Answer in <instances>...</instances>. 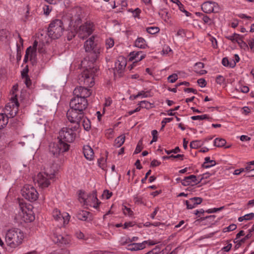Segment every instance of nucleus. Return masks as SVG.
<instances>
[{
    "mask_svg": "<svg viewBox=\"0 0 254 254\" xmlns=\"http://www.w3.org/2000/svg\"><path fill=\"white\" fill-rule=\"evenodd\" d=\"M95 37L92 36L87 40L84 44L85 52L87 56L85 60L88 61L92 64L96 62L100 53L101 46L98 41L95 40ZM98 68L94 65L89 66L78 76V82L81 85L92 87L94 84V77L96 75Z\"/></svg>",
    "mask_w": 254,
    "mask_h": 254,
    "instance_id": "1",
    "label": "nucleus"
},
{
    "mask_svg": "<svg viewBox=\"0 0 254 254\" xmlns=\"http://www.w3.org/2000/svg\"><path fill=\"white\" fill-rule=\"evenodd\" d=\"M204 210L203 209H200L199 210H195L194 212V214L195 215H197L198 217H200L201 215H202L204 213Z\"/></svg>",
    "mask_w": 254,
    "mask_h": 254,
    "instance_id": "59",
    "label": "nucleus"
},
{
    "mask_svg": "<svg viewBox=\"0 0 254 254\" xmlns=\"http://www.w3.org/2000/svg\"><path fill=\"white\" fill-rule=\"evenodd\" d=\"M82 121V126L84 129L86 131H89L91 129V122L87 118L85 117V115L81 119Z\"/></svg>",
    "mask_w": 254,
    "mask_h": 254,
    "instance_id": "26",
    "label": "nucleus"
},
{
    "mask_svg": "<svg viewBox=\"0 0 254 254\" xmlns=\"http://www.w3.org/2000/svg\"><path fill=\"white\" fill-rule=\"evenodd\" d=\"M202 20H203L205 24H210L211 19L207 15L204 14V15L202 17Z\"/></svg>",
    "mask_w": 254,
    "mask_h": 254,
    "instance_id": "55",
    "label": "nucleus"
},
{
    "mask_svg": "<svg viewBox=\"0 0 254 254\" xmlns=\"http://www.w3.org/2000/svg\"><path fill=\"white\" fill-rule=\"evenodd\" d=\"M133 201L134 203L137 204H141L143 203L142 197L140 196H138L137 195L133 196Z\"/></svg>",
    "mask_w": 254,
    "mask_h": 254,
    "instance_id": "45",
    "label": "nucleus"
},
{
    "mask_svg": "<svg viewBox=\"0 0 254 254\" xmlns=\"http://www.w3.org/2000/svg\"><path fill=\"white\" fill-rule=\"evenodd\" d=\"M94 24L90 21H86L81 25L79 28L78 35L80 38L84 39L92 34Z\"/></svg>",
    "mask_w": 254,
    "mask_h": 254,
    "instance_id": "11",
    "label": "nucleus"
},
{
    "mask_svg": "<svg viewBox=\"0 0 254 254\" xmlns=\"http://www.w3.org/2000/svg\"><path fill=\"white\" fill-rule=\"evenodd\" d=\"M24 238L23 232L18 228H12L6 231L5 241L9 248L15 249L22 244Z\"/></svg>",
    "mask_w": 254,
    "mask_h": 254,
    "instance_id": "3",
    "label": "nucleus"
},
{
    "mask_svg": "<svg viewBox=\"0 0 254 254\" xmlns=\"http://www.w3.org/2000/svg\"><path fill=\"white\" fill-rule=\"evenodd\" d=\"M203 145V143L200 140H194L190 143V147L191 148L196 149Z\"/></svg>",
    "mask_w": 254,
    "mask_h": 254,
    "instance_id": "34",
    "label": "nucleus"
},
{
    "mask_svg": "<svg viewBox=\"0 0 254 254\" xmlns=\"http://www.w3.org/2000/svg\"><path fill=\"white\" fill-rule=\"evenodd\" d=\"M53 217L56 221L59 222L63 226H65L68 223L70 218L68 213L64 212L62 213L58 209L54 210Z\"/></svg>",
    "mask_w": 254,
    "mask_h": 254,
    "instance_id": "13",
    "label": "nucleus"
},
{
    "mask_svg": "<svg viewBox=\"0 0 254 254\" xmlns=\"http://www.w3.org/2000/svg\"><path fill=\"white\" fill-rule=\"evenodd\" d=\"M114 45V41L113 38H110L106 40V46L107 49L111 48Z\"/></svg>",
    "mask_w": 254,
    "mask_h": 254,
    "instance_id": "39",
    "label": "nucleus"
},
{
    "mask_svg": "<svg viewBox=\"0 0 254 254\" xmlns=\"http://www.w3.org/2000/svg\"><path fill=\"white\" fill-rule=\"evenodd\" d=\"M216 164V163L215 160H211L210 157H206L204 158V162L202 164V167L207 169L214 166Z\"/></svg>",
    "mask_w": 254,
    "mask_h": 254,
    "instance_id": "25",
    "label": "nucleus"
},
{
    "mask_svg": "<svg viewBox=\"0 0 254 254\" xmlns=\"http://www.w3.org/2000/svg\"><path fill=\"white\" fill-rule=\"evenodd\" d=\"M69 252L67 250H60L54 252V254H69Z\"/></svg>",
    "mask_w": 254,
    "mask_h": 254,
    "instance_id": "62",
    "label": "nucleus"
},
{
    "mask_svg": "<svg viewBox=\"0 0 254 254\" xmlns=\"http://www.w3.org/2000/svg\"><path fill=\"white\" fill-rule=\"evenodd\" d=\"M245 235V232L243 230L240 231L237 235H236V238L234 239V243H237L238 241H236V240H238V239L241 236H243Z\"/></svg>",
    "mask_w": 254,
    "mask_h": 254,
    "instance_id": "60",
    "label": "nucleus"
},
{
    "mask_svg": "<svg viewBox=\"0 0 254 254\" xmlns=\"http://www.w3.org/2000/svg\"><path fill=\"white\" fill-rule=\"evenodd\" d=\"M75 125L71 127H63L59 132L58 139L60 142H65L68 144L73 142L75 138V131L80 127V122L73 123Z\"/></svg>",
    "mask_w": 254,
    "mask_h": 254,
    "instance_id": "4",
    "label": "nucleus"
},
{
    "mask_svg": "<svg viewBox=\"0 0 254 254\" xmlns=\"http://www.w3.org/2000/svg\"><path fill=\"white\" fill-rule=\"evenodd\" d=\"M197 82L198 85L201 87H204L206 85V81L203 78L198 79Z\"/></svg>",
    "mask_w": 254,
    "mask_h": 254,
    "instance_id": "47",
    "label": "nucleus"
},
{
    "mask_svg": "<svg viewBox=\"0 0 254 254\" xmlns=\"http://www.w3.org/2000/svg\"><path fill=\"white\" fill-rule=\"evenodd\" d=\"M226 143V141L221 138H216L214 139L213 144L215 146L217 147H222L224 146Z\"/></svg>",
    "mask_w": 254,
    "mask_h": 254,
    "instance_id": "29",
    "label": "nucleus"
},
{
    "mask_svg": "<svg viewBox=\"0 0 254 254\" xmlns=\"http://www.w3.org/2000/svg\"><path fill=\"white\" fill-rule=\"evenodd\" d=\"M215 217V215H211L208 216H206L205 217H200V219L201 220H206V221L209 223V224H212L216 222V221L214 220Z\"/></svg>",
    "mask_w": 254,
    "mask_h": 254,
    "instance_id": "35",
    "label": "nucleus"
},
{
    "mask_svg": "<svg viewBox=\"0 0 254 254\" xmlns=\"http://www.w3.org/2000/svg\"><path fill=\"white\" fill-rule=\"evenodd\" d=\"M138 240V237H133L132 238H127L126 239V241L122 243V245L124 246L126 244L131 243L132 242L137 241Z\"/></svg>",
    "mask_w": 254,
    "mask_h": 254,
    "instance_id": "42",
    "label": "nucleus"
},
{
    "mask_svg": "<svg viewBox=\"0 0 254 254\" xmlns=\"http://www.w3.org/2000/svg\"><path fill=\"white\" fill-rule=\"evenodd\" d=\"M237 228V226L236 225L234 224H232L231 225H230L229 226L226 227L224 228V232H230V231H233L234 230H235Z\"/></svg>",
    "mask_w": 254,
    "mask_h": 254,
    "instance_id": "46",
    "label": "nucleus"
},
{
    "mask_svg": "<svg viewBox=\"0 0 254 254\" xmlns=\"http://www.w3.org/2000/svg\"><path fill=\"white\" fill-rule=\"evenodd\" d=\"M238 34L234 33V34H233L231 35L226 36V38L227 39L231 40L232 42L235 43V41H236V35H238Z\"/></svg>",
    "mask_w": 254,
    "mask_h": 254,
    "instance_id": "52",
    "label": "nucleus"
},
{
    "mask_svg": "<svg viewBox=\"0 0 254 254\" xmlns=\"http://www.w3.org/2000/svg\"><path fill=\"white\" fill-rule=\"evenodd\" d=\"M251 139V137L247 135H242L240 136V140L242 141H247Z\"/></svg>",
    "mask_w": 254,
    "mask_h": 254,
    "instance_id": "63",
    "label": "nucleus"
},
{
    "mask_svg": "<svg viewBox=\"0 0 254 254\" xmlns=\"http://www.w3.org/2000/svg\"><path fill=\"white\" fill-rule=\"evenodd\" d=\"M10 38V34L8 30L3 29L0 30V41L6 42Z\"/></svg>",
    "mask_w": 254,
    "mask_h": 254,
    "instance_id": "23",
    "label": "nucleus"
},
{
    "mask_svg": "<svg viewBox=\"0 0 254 254\" xmlns=\"http://www.w3.org/2000/svg\"><path fill=\"white\" fill-rule=\"evenodd\" d=\"M129 56V60L130 61L134 60L133 63L134 64L143 59L145 57L146 55L142 51H133L130 53Z\"/></svg>",
    "mask_w": 254,
    "mask_h": 254,
    "instance_id": "19",
    "label": "nucleus"
},
{
    "mask_svg": "<svg viewBox=\"0 0 254 254\" xmlns=\"http://www.w3.org/2000/svg\"><path fill=\"white\" fill-rule=\"evenodd\" d=\"M83 152L85 157L88 160H92L94 158V152L92 148L89 145L84 146Z\"/></svg>",
    "mask_w": 254,
    "mask_h": 254,
    "instance_id": "22",
    "label": "nucleus"
},
{
    "mask_svg": "<svg viewBox=\"0 0 254 254\" xmlns=\"http://www.w3.org/2000/svg\"><path fill=\"white\" fill-rule=\"evenodd\" d=\"M123 212L126 215L131 216L133 214V211L130 209V208H128L126 206H124L123 208Z\"/></svg>",
    "mask_w": 254,
    "mask_h": 254,
    "instance_id": "41",
    "label": "nucleus"
},
{
    "mask_svg": "<svg viewBox=\"0 0 254 254\" xmlns=\"http://www.w3.org/2000/svg\"><path fill=\"white\" fill-rule=\"evenodd\" d=\"M141 105L142 108H145L147 109H149L153 108V104L150 103L149 102L145 100L141 101L139 102L137 105Z\"/></svg>",
    "mask_w": 254,
    "mask_h": 254,
    "instance_id": "33",
    "label": "nucleus"
},
{
    "mask_svg": "<svg viewBox=\"0 0 254 254\" xmlns=\"http://www.w3.org/2000/svg\"><path fill=\"white\" fill-rule=\"evenodd\" d=\"M127 61L123 57H119L115 63L114 73L122 74L126 66Z\"/></svg>",
    "mask_w": 254,
    "mask_h": 254,
    "instance_id": "15",
    "label": "nucleus"
},
{
    "mask_svg": "<svg viewBox=\"0 0 254 254\" xmlns=\"http://www.w3.org/2000/svg\"><path fill=\"white\" fill-rule=\"evenodd\" d=\"M222 64L223 66L229 67H234L235 66V63L230 62L227 57L224 58L222 60Z\"/></svg>",
    "mask_w": 254,
    "mask_h": 254,
    "instance_id": "31",
    "label": "nucleus"
},
{
    "mask_svg": "<svg viewBox=\"0 0 254 254\" xmlns=\"http://www.w3.org/2000/svg\"><path fill=\"white\" fill-rule=\"evenodd\" d=\"M28 66L27 65L22 71L21 72V76L22 78H24L25 77L28 76Z\"/></svg>",
    "mask_w": 254,
    "mask_h": 254,
    "instance_id": "54",
    "label": "nucleus"
},
{
    "mask_svg": "<svg viewBox=\"0 0 254 254\" xmlns=\"http://www.w3.org/2000/svg\"><path fill=\"white\" fill-rule=\"evenodd\" d=\"M70 109L66 113V117L70 123L80 122L84 116V111L87 108L86 99L74 96L69 103Z\"/></svg>",
    "mask_w": 254,
    "mask_h": 254,
    "instance_id": "2",
    "label": "nucleus"
},
{
    "mask_svg": "<svg viewBox=\"0 0 254 254\" xmlns=\"http://www.w3.org/2000/svg\"><path fill=\"white\" fill-rule=\"evenodd\" d=\"M78 199L81 203L87 206H90L97 208L101 202L97 197L96 191H93L92 193L86 194L82 190L79 191Z\"/></svg>",
    "mask_w": 254,
    "mask_h": 254,
    "instance_id": "5",
    "label": "nucleus"
},
{
    "mask_svg": "<svg viewBox=\"0 0 254 254\" xmlns=\"http://www.w3.org/2000/svg\"><path fill=\"white\" fill-rule=\"evenodd\" d=\"M64 30L62 21L57 19L50 23L49 25L47 33L48 36L52 39H58L62 35Z\"/></svg>",
    "mask_w": 254,
    "mask_h": 254,
    "instance_id": "6",
    "label": "nucleus"
},
{
    "mask_svg": "<svg viewBox=\"0 0 254 254\" xmlns=\"http://www.w3.org/2000/svg\"><path fill=\"white\" fill-rule=\"evenodd\" d=\"M203 178L204 177H201L199 180H198L196 176L191 175L185 177L184 179L182 180V185L184 186H187L190 185H193L192 184L197 185L201 182Z\"/></svg>",
    "mask_w": 254,
    "mask_h": 254,
    "instance_id": "16",
    "label": "nucleus"
},
{
    "mask_svg": "<svg viewBox=\"0 0 254 254\" xmlns=\"http://www.w3.org/2000/svg\"><path fill=\"white\" fill-rule=\"evenodd\" d=\"M125 140V135L123 134L118 136L115 140V146L116 147H121L124 144Z\"/></svg>",
    "mask_w": 254,
    "mask_h": 254,
    "instance_id": "30",
    "label": "nucleus"
},
{
    "mask_svg": "<svg viewBox=\"0 0 254 254\" xmlns=\"http://www.w3.org/2000/svg\"><path fill=\"white\" fill-rule=\"evenodd\" d=\"M147 243V241H144L142 243H131L128 244L127 248L128 250L131 251H136L138 250H141L145 248V246Z\"/></svg>",
    "mask_w": 254,
    "mask_h": 254,
    "instance_id": "20",
    "label": "nucleus"
},
{
    "mask_svg": "<svg viewBox=\"0 0 254 254\" xmlns=\"http://www.w3.org/2000/svg\"><path fill=\"white\" fill-rule=\"evenodd\" d=\"M245 220H252L254 217V213L252 212L249 214H247L243 216Z\"/></svg>",
    "mask_w": 254,
    "mask_h": 254,
    "instance_id": "53",
    "label": "nucleus"
},
{
    "mask_svg": "<svg viewBox=\"0 0 254 254\" xmlns=\"http://www.w3.org/2000/svg\"><path fill=\"white\" fill-rule=\"evenodd\" d=\"M184 90L185 92H187V93L192 92L194 94H196L197 93V90L196 89H194L192 88H185L184 89Z\"/></svg>",
    "mask_w": 254,
    "mask_h": 254,
    "instance_id": "58",
    "label": "nucleus"
},
{
    "mask_svg": "<svg viewBox=\"0 0 254 254\" xmlns=\"http://www.w3.org/2000/svg\"><path fill=\"white\" fill-rule=\"evenodd\" d=\"M22 196L31 202L36 201L38 198V193L31 185H26L21 190Z\"/></svg>",
    "mask_w": 254,
    "mask_h": 254,
    "instance_id": "8",
    "label": "nucleus"
},
{
    "mask_svg": "<svg viewBox=\"0 0 254 254\" xmlns=\"http://www.w3.org/2000/svg\"><path fill=\"white\" fill-rule=\"evenodd\" d=\"M161 164V162L158 161L157 160L154 159L151 162L150 166L151 167H155L158 166Z\"/></svg>",
    "mask_w": 254,
    "mask_h": 254,
    "instance_id": "61",
    "label": "nucleus"
},
{
    "mask_svg": "<svg viewBox=\"0 0 254 254\" xmlns=\"http://www.w3.org/2000/svg\"><path fill=\"white\" fill-rule=\"evenodd\" d=\"M140 12L141 10L139 8H136L132 11L133 15L134 17H138Z\"/></svg>",
    "mask_w": 254,
    "mask_h": 254,
    "instance_id": "56",
    "label": "nucleus"
},
{
    "mask_svg": "<svg viewBox=\"0 0 254 254\" xmlns=\"http://www.w3.org/2000/svg\"><path fill=\"white\" fill-rule=\"evenodd\" d=\"M158 14L165 21H167L170 17L168 11L166 9H161V11L158 12Z\"/></svg>",
    "mask_w": 254,
    "mask_h": 254,
    "instance_id": "32",
    "label": "nucleus"
},
{
    "mask_svg": "<svg viewBox=\"0 0 254 254\" xmlns=\"http://www.w3.org/2000/svg\"><path fill=\"white\" fill-rule=\"evenodd\" d=\"M8 118L4 114H0V129L6 127L8 122Z\"/></svg>",
    "mask_w": 254,
    "mask_h": 254,
    "instance_id": "27",
    "label": "nucleus"
},
{
    "mask_svg": "<svg viewBox=\"0 0 254 254\" xmlns=\"http://www.w3.org/2000/svg\"><path fill=\"white\" fill-rule=\"evenodd\" d=\"M36 52L35 51H33V50H30L29 53L30 57V61L33 64H36L37 63L36 61Z\"/></svg>",
    "mask_w": 254,
    "mask_h": 254,
    "instance_id": "38",
    "label": "nucleus"
},
{
    "mask_svg": "<svg viewBox=\"0 0 254 254\" xmlns=\"http://www.w3.org/2000/svg\"><path fill=\"white\" fill-rule=\"evenodd\" d=\"M191 119L194 121L195 120H207L210 122H212L213 119L210 117L209 115L204 114L202 115H197V116H193L191 117Z\"/></svg>",
    "mask_w": 254,
    "mask_h": 254,
    "instance_id": "28",
    "label": "nucleus"
},
{
    "mask_svg": "<svg viewBox=\"0 0 254 254\" xmlns=\"http://www.w3.org/2000/svg\"><path fill=\"white\" fill-rule=\"evenodd\" d=\"M133 226V223L131 222H126L124 223L123 226L124 229H127L128 227H131Z\"/></svg>",
    "mask_w": 254,
    "mask_h": 254,
    "instance_id": "64",
    "label": "nucleus"
},
{
    "mask_svg": "<svg viewBox=\"0 0 254 254\" xmlns=\"http://www.w3.org/2000/svg\"><path fill=\"white\" fill-rule=\"evenodd\" d=\"M69 145L65 142H60L58 143L51 144L49 146V152L51 155L57 157L61 153L68 150Z\"/></svg>",
    "mask_w": 254,
    "mask_h": 254,
    "instance_id": "9",
    "label": "nucleus"
},
{
    "mask_svg": "<svg viewBox=\"0 0 254 254\" xmlns=\"http://www.w3.org/2000/svg\"><path fill=\"white\" fill-rule=\"evenodd\" d=\"M209 40L211 41L212 47L214 49H217L218 48V44L216 38L210 36Z\"/></svg>",
    "mask_w": 254,
    "mask_h": 254,
    "instance_id": "43",
    "label": "nucleus"
},
{
    "mask_svg": "<svg viewBox=\"0 0 254 254\" xmlns=\"http://www.w3.org/2000/svg\"><path fill=\"white\" fill-rule=\"evenodd\" d=\"M103 195L105 196L107 199H109L112 195V192L109 190H106L104 191Z\"/></svg>",
    "mask_w": 254,
    "mask_h": 254,
    "instance_id": "51",
    "label": "nucleus"
},
{
    "mask_svg": "<svg viewBox=\"0 0 254 254\" xmlns=\"http://www.w3.org/2000/svg\"><path fill=\"white\" fill-rule=\"evenodd\" d=\"M74 96L86 99L89 97L92 93L90 89L82 86L76 87L73 92Z\"/></svg>",
    "mask_w": 254,
    "mask_h": 254,
    "instance_id": "14",
    "label": "nucleus"
},
{
    "mask_svg": "<svg viewBox=\"0 0 254 254\" xmlns=\"http://www.w3.org/2000/svg\"><path fill=\"white\" fill-rule=\"evenodd\" d=\"M142 139H141L138 141L133 154H138V153H139L140 152H141V151L142 150V149L143 148V147H142Z\"/></svg>",
    "mask_w": 254,
    "mask_h": 254,
    "instance_id": "40",
    "label": "nucleus"
},
{
    "mask_svg": "<svg viewBox=\"0 0 254 254\" xmlns=\"http://www.w3.org/2000/svg\"><path fill=\"white\" fill-rule=\"evenodd\" d=\"M75 236L78 239H83L84 237V234L80 231H77L76 232Z\"/></svg>",
    "mask_w": 254,
    "mask_h": 254,
    "instance_id": "57",
    "label": "nucleus"
},
{
    "mask_svg": "<svg viewBox=\"0 0 254 254\" xmlns=\"http://www.w3.org/2000/svg\"><path fill=\"white\" fill-rule=\"evenodd\" d=\"M91 216V214L87 211L80 210H79L76 214L77 218L82 221H88V218H89V220H91L90 216Z\"/></svg>",
    "mask_w": 254,
    "mask_h": 254,
    "instance_id": "21",
    "label": "nucleus"
},
{
    "mask_svg": "<svg viewBox=\"0 0 254 254\" xmlns=\"http://www.w3.org/2000/svg\"><path fill=\"white\" fill-rule=\"evenodd\" d=\"M53 241L60 247L69 246L71 243V237L68 235L54 233L52 237Z\"/></svg>",
    "mask_w": 254,
    "mask_h": 254,
    "instance_id": "12",
    "label": "nucleus"
},
{
    "mask_svg": "<svg viewBox=\"0 0 254 254\" xmlns=\"http://www.w3.org/2000/svg\"><path fill=\"white\" fill-rule=\"evenodd\" d=\"M146 31L150 34H155L159 32V27L156 26L149 27L146 29Z\"/></svg>",
    "mask_w": 254,
    "mask_h": 254,
    "instance_id": "36",
    "label": "nucleus"
},
{
    "mask_svg": "<svg viewBox=\"0 0 254 254\" xmlns=\"http://www.w3.org/2000/svg\"><path fill=\"white\" fill-rule=\"evenodd\" d=\"M178 79V75L174 73L168 77V80L170 83H174Z\"/></svg>",
    "mask_w": 254,
    "mask_h": 254,
    "instance_id": "44",
    "label": "nucleus"
},
{
    "mask_svg": "<svg viewBox=\"0 0 254 254\" xmlns=\"http://www.w3.org/2000/svg\"><path fill=\"white\" fill-rule=\"evenodd\" d=\"M218 5V3L215 1H207L201 4V8L204 13H210L214 12V7Z\"/></svg>",
    "mask_w": 254,
    "mask_h": 254,
    "instance_id": "17",
    "label": "nucleus"
},
{
    "mask_svg": "<svg viewBox=\"0 0 254 254\" xmlns=\"http://www.w3.org/2000/svg\"><path fill=\"white\" fill-rule=\"evenodd\" d=\"M31 46H30L29 47H28L27 49H26V53H25V56H24V60H23V62L26 63L28 62V58H29V53H30V51L31 50Z\"/></svg>",
    "mask_w": 254,
    "mask_h": 254,
    "instance_id": "48",
    "label": "nucleus"
},
{
    "mask_svg": "<svg viewBox=\"0 0 254 254\" xmlns=\"http://www.w3.org/2000/svg\"><path fill=\"white\" fill-rule=\"evenodd\" d=\"M202 201V198L200 197H194L190 198L189 200L185 201L187 208L191 209L195 208L197 205L200 204Z\"/></svg>",
    "mask_w": 254,
    "mask_h": 254,
    "instance_id": "18",
    "label": "nucleus"
},
{
    "mask_svg": "<svg viewBox=\"0 0 254 254\" xmlns=\"http://www.w3.org/2000/svg\"><path fill=\"white\" fill-rule=\"evenodd\" d=\"M173 120V118H164L161 122V124H162V128L164 127L165 124H166L168 123L171 122Z\"/></svg>",
    "mask_w": 254,
    "mask_h": 254,
    "instance_id": "50",
    "label": "nucleus"
},
{
    "mask_svg": "<svg viewBox=\"0 0 254 254\" xmlns=\"http://www.w3.org/2000/svg\"><path fill=\"white\" fill-rule=\"evenodd\" d=\"M19 105L16 95H13L11 97L10 102L6 104L4 114L7 115L9 118H13L18 112Z\"/></svg>",
    "mask_w": 254,
    "mask_h": 254,
    "instance_id": "7",
    "label": "nucleus"
},
{
    "mask_svg": "<svg viewBox=\"0 0 254 254\" xmlns=\"http://www.w3.org/2000/svg\"><path fill=\"white\" fill-rule=\"evenodd\" d=\"M134 46L144 49L147 47L146 41L142 37H138L134 42Z\"/></svg>",
    "mask_w": 254,
    "mask_h": 254,
    "instance_id": "24",
    "label": "nucleus"
},
{
    "mask_svg": "<svg viewBox=\"0 0 254 254\" xmlns=\"http://www.w3.org/2000/svg\"><path fill=\"white\" fill-rule=\"evenodd\" d=\"M243 37L240 34L236 35L235 42L237 43L241 47L246 46V43L243 41Z\"/></svg>",
    "mask_w": 254,
    "mask_h": 254,
    "instance_id": "37",
    "label": "nucleus"
},
{
    "mask_svg": "<svg viewBox=\"0 0 254 254\" xmlns=\"http://www.w3.org/2000/svg\"><path fill=\"white\" fill-rule=\"evenodd\" d=\"M225 81V78L222 75H219L216 78L217 83L221 85Z\"/></svg>",
    "mask_w": 254,
    "mask_h": 254,
    "instance_id": "49",
    "label": "nucleus"
},
{
    "mask_svg": "<svg viewBox=\"0 0 254 254\" xmlns=\"http://www.w3.org/2000/svg\"><path fill=\"white\" fill-rule=\"evenodd\" d=\"M55 177L53 173L48 174L47 172H41L37 175V182L39 186L42 188H46L50 185V180Z\"/></svg>",
    "mask_w": 254,
    "mask_h": 254,
    "instance_id": "10",
    "label": "nucleus"
}]
</instances>
